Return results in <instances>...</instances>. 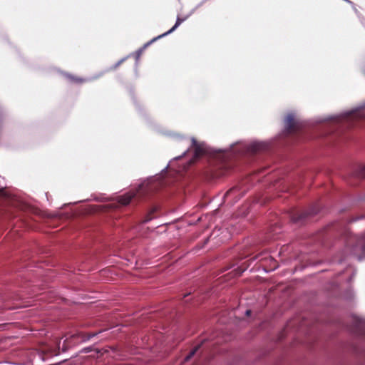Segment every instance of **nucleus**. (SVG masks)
Segmentation results:
<instances>
[{
	"mask_svg": "<svg viewBox=\"0 0 365 365\" xmlns=\"http://www.w3.org/2000/svg\"><path fill=\"white\" fill-rule=\"evenodd\" d=\"M365 118V110H352V111L345 114V118L346 120H354V119H356V118Z\"/></svg>",
	"mask_w": 365,
	"mask_h": 365,
	"instance_id": "6",
	"label": "nucleus"
},
{
	"mask_svg": "<svg viewBox=\"0 0 365 365\" xmlns=\"http://www.w3.org/2000/svg\"><path fill=\"white\" fill-rule=\"evenodd\" d=\"M135 196V193L128 192L126 193L125 195L120 196L118 202L123 205H127L131 202L132 199L134 198Z\"/></svg>",
	"mask_w": 365,
	"mask_h": 365,
	"instance_id": "8",
	"label": "nucleus"
},
{
	"mask_svg": "<svg viewBox=\"0 0 365 365\" xmlns=\"http://www.w3.org/2000/svg\"><path fill=\"white\" fill-rule=\"evenodd\" d=\"M251 312H252L251 310L248 309V310L246 311L245 313H246L247 316H250L251 314Z\"/></svg>",
	"mask_w": 365,
	"mask_h": 365,
	"instance_id": "17",
	"label": "nucleus"
},
{
	"mask_svg": "<svg viewBox=\"0 0 365 365\" xmlns=\"http://www.w3.org/2000/svg\"><path fill=\"white\" fill-rule=\"evenodd\" d=\"M191 147L194 150V156L190 160V164L194 163L196 160L204 155L207 151L205 143L202 142H198L195 138H192Z\"/></svg>",
	"mask_w": 365,
	"mask_h": 365,
	"instance_id": "2",
	"label": "nucleus"
},
{
	"mask_svg": "<svg viewBox=\"0 0 365 365\" xmlns=\"http://www.w3.org/2000/svg\"><path fill=\"white\" fill-rule=\"evenodd\" d=\"M125 59H121L118 61L113 67L112 69H116L123 61Z\"/></svg>",
	"mask_w": 365,
	"mask_h": 365,
	"instance_id": "14",
	"label": "nucleus"
},
{
	"mask_svg": "<svg viewBox=\"0 0 365 365\" xmlns=\"http://www.w3.org/2000/svg\"><path fill=\"white\" fill-rule=\"evenodd\" d=\"M346 247L350 252L361 259L365 257V234L361 236L349 235L346 240Z\"/></svg>",
	"mask_w": 365,
	"mask_h": 365,
	"instance_id": "1",
	"label": "nucleus"
},
{
	"mask_svg": "<svg viewBox=\"0 0 365 365\" xmlns=\"http://www.w3.org/2000/svg\"><path fill=\"white\" fill-rule=\"evenodd\" d=\"M185 19H181L180 17H178L177 20H176V22L175 24V25L169 30L167 32L164 33L162 35H160L158 36V37L156 38H154L153 39H152L149 43H148L146 44L147 45H149L152 42L156 41L157 39L163 37V36H165L170 33H172L173 31H174L184 21H185Z\"/></svg>",
	"mask_w": 365,
	"mask_h": 365,
	"instance_id": "7",
	"label": "nucleus"
},
{
	"mask_svg": "<svg viewBox=\"0 0 365 365\" xmlns=\"http://www.w3.org/2000/svg\"><path fill=\"white\" fill-rule=\"evenodd\" d=\"M158 210V207H153L150 212L146 215L143 222H148L153 220V218L157 217V215H155V213Z\"/></svg>",
	"mask_w": 365,
	"mask_h": 365,
	"instance_id": "10",
	"label": "nucleus"
},
{
	"mask_svg": "<svg viewBox=\"0 0 365 365\" xmlns=\"http://www.w3.org/2000/svg\"><path fill=\"white\" fill-rule=\"evenodd\" d=\"M356 175L359 178H365V166L360 168Z\"/></svg>",
	"mask_w": 365,
	"mask_h": 365,
	"instance_id": "13",
	"label": "nucleus"
},
{
	"mask_svg": "<svg viewBox=\"0 0 365 365\" xmlns=\"http://www.w3.org/2000/svg\"><path fill=\"white\" fill-rule=\"evenodd\" d=\"M236 190V188L233 187L232 189H230L225 194L226 196L227 195H231L233 192H235V190Z\"/></svg>",
	"mask_w": 365,
	"mask_h": 365,
	"instance_id": "15",
	"label": "nucleus"
},
{
	"mask_svg": "<svg viewBox=\"0 0 365 365\" xmlns=\"http://www.w3.org/2000/svg\"><path fill=\"white\" fill-rule=\"evenodd\" d=\"M285 130L287 135H292L297 133L300 125L299 122L295 119L293 114H289L287 115L284 120Z\"/></svg>",
	"mask_w": 365,
	"mask_h": 365,
	"instance_id": "4",
	"label": "nucleus"
},
{
	"mask_svg": "<svg viewBox=\"0 0 365 365\" xmlns=\"http://www.w3.org/2000/svg\"><path fill=\"white\" fill-rule=\"evenodd\" d=\"M268 148V144L265 143L253 142L247 145V151L250 154H256L257 153L267 150Z\"/></svg>",
	"mask_w": 365,
	"mask_h": 365,
	"instance_id": "5",
	"label": "nucleus"
},
{
	"mask_svg": "<svg viewBox=\"0 0 365 365\" xmlns=\"http://www.w3.org/2000/svg\"><path fill=\"white\" fill-rule=\"evenodd\" d=\"M103 75V73H101L98 74V76H94L92 79H97L98 78L102 76Z\"/></svg>",
	"mask_w": 365,
	"mask_h": 365,
	"instance_id": "16",
	"label": "nucleus"
},
{
	"mask_svg": "<svg viewBox=\"0 0 365 365\" xmlns=\"http://www.w3.org/2000/svg\"><path fill=\"white\" fill-rule=\"evenodd\" d=\"M67 77L71 82L74 83H78V84H81V83H86V82H88L90 81V79L84 78H81V77L73 76V75H68Z\"/></svg>",
	"mask_w": 365,
	"mask_h": 365,
	"instance_id": "9",
	"label": "nucleus"
},
{
	"mask_svg": "<svg viewBox=\"0 0 365 365\" xmlns=\"http://www.w3.org/2000/svg\"><path fill=\"white\" fill-rule=\"evenodd\" d=\"M205 342V340H203L201 344L197 345L190 353L185 358L184 361H189L195 354V353L200 349L202 344Z\"/></svg>",
	"mask_w": 365,
	"mask_h": 365,
	"instance_id": "12",
	"label": "nucleus"
},
{
	"mask_svg": "<svg viewBox=\"0 0 365 365\" xmlns=\"http://www.w3.org/2000/svg\"><path fill=\"white\" fill-rule=\"evenodd\" d=\"M96 333H93V334H92L91 336H96Z\"/></svg>",
	"mask_w": 365,
	"mask_h": 365,
	"instance_id": "18",
	"label": "nucleus"
},
{
	"mask_svg": "<svg viewBox=\"0 0 365 365\" xmlns=\"http://www.w3.org/2000/svg\"><path fill=\"white\" fill-rule=\"evenodd\" d=\"M359 334L365 336V319H359L357 322Z\"/></svg>",
	"mask_w": 365,
	"mask_h": 365,
	"instance_id": "11",
	"label": "nucleus"
},
{
	"mask_svg": "<svg viewBox=\"0 0 365 365\" xmlns=\"http://www.w3.org/2000/svg\"><path fill=\"white\" fill-rule=\"evenodd\" d=\"M318 212L319 209L317 207L308 210H294L291 214V219L294 222H299L309 216L316 215Z\"/></svg>",
	"mask_w": 365,
	"mask_h": 365,
	"instance_id": "3",
	"label": "nucleus"
}]
</instances>
